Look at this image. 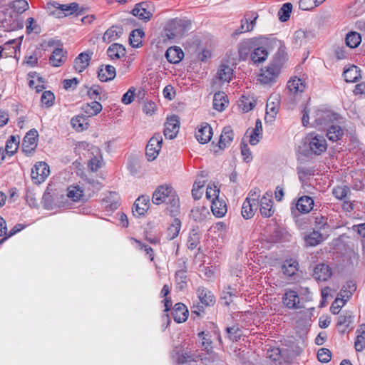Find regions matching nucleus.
Listing matches in <instances>:
<instances>
[{
    "label": "nucleus",
    "mask_w": 365,
    "mask_h": 365,
    "mask_svg": "<svg viewBox=\"0 0 365 365\" xmlns=\"http://www.w3.org/2000/svg\"><path fill=\"white\" fill-rule=\"evenodd\" d=\"M213 131L210 125L207 123H201L200 128L197 130V133L195 137H212Z\"/></svg>",
    "instance_id": "obj_51"
},
{
    "label": "nucleus",
    "mask_w": 365,
    "mask_h": 365,
    "mask_svg": "<svg viewBox=\"0 0 365 365\" xmlns=\"http://www.w3.org/2000/svg\"><path fill=\"white\" fill-rule=\"evenodd\" d=\"M102 105L97 101H93L91 103H84L81 109L87 116H95L102 110Z\"/></svg>",
    "instance_id": "obj_28"
},
{
    "label": "nucleus",
    "mask_w": 365,
    "mask_h": 365,
    "mask_svg": "<svg viewBox=\"0 0 365 365\" xmlns=\"http://www.w3.org/2000/svg\"><path fill=\"white\" fill-rule=\"evenodd\" d=\"M79 9L78 4L73 2L70 4H61L57 2L47 4L46 9L49 15L56 18H63L77 12Z\"/></svg>",
    "instance_id": "obj_5"
},
{
    "label": "nucleus",
    "mask_w": 365,
    "mask_h": 365,
    "mask_svg": "<svg viewBox=\"0 0 365 365\" xmlns=\"http://www.w3.org/2000/svg\"><path fill=\"white\" fill-rule=\"evenodd\" d=\"M191 22L183 19H173L164 28V33L161 35L163 41L177 40L181 38L190 30Z\"/></svg>",
    "instance_id": "obj_3"
},
{
    "label": "nucleus",
    "mask_w": 365,
    "mask_h": 365,
    "mask_svg": "<svg viewBox=\"0 0 365 365\" xmlns=\"http://www.w3.org/2000/svg\"><path fill=\"white\" fill-rule=\"evenodd\" d=\"M207 336V334H205L204 331H201L198 334V336L201 339L200 346L203 349V350L209 353V351L212 349V341L210 339L206 337Z\"/></svg>",
    "instance_id": "obj_59"
},
{
    "label": "nucleus",
    "mask_w": 365,
    "mask_h": 365,
    "mask_svg": "<svg viewBox=\"0 0 365 365\" xmlns=\"http://www.w3.org/2000/svg\"><path fill=\"white\" fill-rule=\"evenodd\" d=\"M327 145L325 138H308L302 147H299V151L306 156L312 154L320 155L327 150Z\"/></svg>",
    "instance_id": "obj_6"
},
{
    "label": "nucleus",
    "mask_w": 365,
    "mask_h": 365,
    "mask_svg": "<svg viewBox=\"0 0 365 365\" xmlns=\"http://www.w3.org/2000/svg\"><path fill=\"white\" fill-rule=\"evenodd\" d=\"M184 53L178 46L170 47L165 53L167 60L171 63H178L183 58Z\"/></svg>",
    "instance_id": "obj_21"
},
{
    "label": "nucleus",
    "mask_w": 365,
    "mask_h": 365,
    "mask_svg": "<svg viewBox=\"0 0 365 365\" xmlns=\"http://www.w3.org/2000/svg\"><path fill=\"white\" fill-rule=\"evenodd\" d=\"M161 210L164 215L171 217H176L180 211V200L170 184L161 185Z\"/></svg>",
    "instance_id": "obj_2"
},
{
    "label": "nucleus",
    "mask_w": 365,
    "mask_h": 365,
    "mask_svg": "<svg viewBox=\"0 0 365 365\" xmlns=\"http://www.w3.org/2000/svg\"><path fill=\"white\" fill-rule=\"evenodd\" d=\"M54 100L55 96L51 91H46L42 93L41 101L42 104L46 106L47 107L51 106L53 103Z\"/></svg>",
    "instance_id": "obj_58"
},
{
    "label": "nucleus",
    "mask_w": 365,
    "mask_h": 365,
    "mask_svg": "<svg viewBox=\"0 0 365 365\" xmlns=\"http://www.w3.org/2000/svg\"><path fill=\"white\" fill-rule=\"evenodd\" d=\"M241 154L245 162L250 163L252 160L248 144L245 140L241 143Z\"/></svg>",
    "instance_id": "obj_61"
},
{
    "label": "nucleus",
    "mask_w": 365,
    "mask_h": 365,
    "mask_svg": "<svg viewBox=\"0 0 365 365\" xmlns=\"http://www.w3.org/2000/svg\"><path fill=\"white\" fill-rule=\"evenodd\" d=\"M175 279L180 289H183L187 284V276L186 271L181 269L176 272Z\"/></svg>",
    "instance_id": "obj_57"
},
{
    "label": "nucleus",
    "mask_w": 365,
    "mask_h": 365,
    "mask_svg": "<svg viewBox=\"0 0 365 365\" xmlns=\"http://www.w3.org/2000/svg\"><path fill=\"white\" fill-rule=\"evenodd\" d=\"M220 193V190L217 188L216 185L214 184H209L206 190V197L211 200H215L218 199Z\"/></svg>",
    "instance_id": "obj_55"
},
{
    "label": "nucleus",
    "mask_w": 365,
    "mask_h": 365,
    "mask_svg": "<svg viewBox=\"0 0 365 365\" xmlns=\"http://www.w3.org/2000/svg\"><path fill=\"white\" fill-rule=\"evenodd\" d=\"M313 205V199L305 195L299 198L296 204V207L301 213H308L312 210Z\"/></svg>",
    "instance_id": "obj_23"
},
{
    "label": "nucleus",
    "mask_w": 365,
    "mask_h": 365,
    "mask_svg": "<svg viewBox=\"0 0 365 365\" xmlns=\"http://www.w3.org/2000/svg\"><path fill=\"white\" fill-rule=\"evenodd\" d=\"M317 359L321 362L327 363L331 359V353L329 349L322 348L317 352Z\"/></svg>",
    "instance_id": "obj_60"
},
{
    "label": "nucleus",
    "mask_w": 365,
    "mask_h": 365,
    "mask_svg": "<svg viewBox=\"0 0 365 365\" xmlns=\"http://www.w3.org/2000/svg\"><path fill=\"white\" fill-rule=\"evenodd\" d=\"M116 75L115 68L110 65L103 66L98 69V77L102 82H107L113 80Z\"/></svg>",
    "instance_id": "obj_20"
},
{
    "label": "nucleus",
    "mask_w": 365,
    "mask_h": 365,
    "mask_svg": "<svg viewBox=\"0 0 365 365\" xmlns=\"http://www.w3.org/2000/svg\"><path fill=\"white\" fill-rule=\"evenodd\" d=\"M180 127V122L177 115L168 118L165 123L164 135L165 137H175Z\"/></svg>",
    "instance_id": "obj_11"
},
{
    "label": "nucleus",
    "mask_w": 365,
    "mask_h": 365,
    "mask_svg": "<svg viewBox=\"0 0 365 365\" xmlns=\"http://www.w3.org/2000/svg\"><path fill=\"white\" fill-rule=\"evenodd\" d=\"M345 41L347 46L354 48L360 44L361 37L359 33L356 31H351L346 34Z\"/></svg>",
    "instance_id": "obj_38"
},
{
    "label": "nucleus",
    "mask_w": 365,
    "mask_h": 365,
    "mask_svg": "<svg viewBox=\"0 0 365 365\" xmlns=\"http://www.w3.org/2000/svg\"><path fill=\"white\" fill-rule=\"evenodd\" d=\"M50 174V169L45 162L36 163L31 169V177L34 183L39 185L44 182Z\"/></svg>",
    "instance_id": "obj_7"
},
{
    "label": "nucleus",
    "mask_w": 365,
    "mask_h": 365,
    "mask_svg": "<svg viewBox=\"0 0 365 365\" xmlns=\"http://www.w3.org/2000/svg\"><path fill=\"white\" fill-rule=\"evenodd\" d=\"M257 46L255 38L246 39L241 41L238 45V53L240 58L246 60L254 47Z\"/></svg>",
    "instance_id": "obj_13"
},
{
    "label": "nucleus",
    "mask_w": 365,
    "mask_h": 365,
    "mask_svg": "<svg viewBox=\"0 0 365 365\" xmlns=\"http://www.w3.org/2000/svg\"><path fill=\"white\" fill-rule=\"evenodd\" d=\"M83 191L78 185H71L68 187L67 196L73 202H77L83 195Z\"/></svg>",
    "instance_id": "obj_41"
},
{
    "label": "nucleus",
    "mask_w": 365,
    "mask_h": 365,
    "mask_svg": "<svg viewBox=\"0 0 365 365\" xmlns=\"http://www.w3.org/2000/svg\"><path fill=\"white\" fill-rule=\"evenodd\" d=\"M197 138V140L200 144L209 143V149L210 151L217 153L223 150L230 144L232 138Z\"/></svg>",
    "instance_id": "obj_8"
},
{
    "label": "nucleus",
    "mask_w": 365,
    "mask_h": 365,
    "mask_svg": "<svg viewBox=\"0 0 365 365\" xmlns=\"http://www.w3.org/2000/svg\"><path fill=\"white\" fill-rule=\"evenodd\" d=\"M20 138H10L7 140L4 150L9 156L14 155L19 148Z\"/></svg>",
    "instance_id": "obj_48"
},
{
    "label": "nucleus",
    "mask_w": 365,
    "mask_h": 365,
    "mask_svg": "<svg viewBox=\"0 0 365 365\" xmlns=\"http://www.w3.org/2000/svg\"><path fill=\"white\" fill-rule=\"evenodd\" d=\"M314 117L312 125L318 130H327V137H351L355 133L353 124L332 110L319 109Z\"/></svg>",
    "instance_id": "obj_1"
},
{
    "label": "nucleus",
    "mask_w": 365,
    "mask_h": 365,
    "mask_svg": "<svg viewBox=\"0 0 365 365\" xmlns=\"http://www.w3.org/2000/svg\"><path fill=\"white\" fill-rule=\"evenodd\" d=\"M180 220L175 217L173 223L167 229V238L168 240H173L176 237L180 232Z\"/></svg>",
    "instance_id": "obj_37"
},
{
    "label": "nucleus",
    "mask_w": 365,
    "mask_h": 365,
    "mask_svg": "<svg viewBox=\"0 0 365 365\" xmlns=\"http://www.w3.org/2000/svg\"><path fill=\"white\" fill-rule=\"evenodd\" d=\"M87 119L83 115H77L73 117L71 123L74 129L77 131H82L86 130L88 127Z\"/></svg>",
    "instance_id": "obj_42"
},
{
    "label": "nucleus",
    "mask_w": 365,
    "mask_h": 365,
    "mask_svg": "<svg viewBox=\"0 0 365 365\" xmlns=\"http://www.w3.org/2000/svg\"><path fill=\"white\" fill-rule=\"evenodd\" d=\"M148 84L150 86V88L148 90L153 91L150 92L154 95L158 94V88L160 86V80L158 73H149V78L148 79Z\"/></svg>",
    "instance_id": "obj_44"
},
{
    "label": "nucleus",
    "mask_w": 365,
    "mask_h": 365,
    "mask_svg": "<svg viewBox=\"0 0 365 365\" xmlns=\"http://www.w3.org/2000/svg\"><path fill=\"white\" fill-rule=\"evenodd\" d=\"M356 284L354 282H347L346 284L344 285V287H342L339 293V295L342 298H346V299H348L352 296L353 293L356 291Z\"/></svg>",
    "instance_id": "obj_46"
},
{
    "label": "nucleus",
    "mask_w": 365,
    "mask_h": 365,
    "mask_svg": "<svg viewBox=\"0 0 365 365\" xmlns=\"http://www.w3.org/2000/svg\"><path fill=\"white\" fill-rule=\"evenodd\" d=\"M197 294L199 299L203 304L206 306H211L214 304L215 302V297L210 290L204 287H200L197 289Z\"/></svg>",
    "instance_id": "obj_29"
},
{
    "label": "nucleus",
    "mask_w": 365,
    "mask_h": 365,
    "mask_svg": "<svg viewBox=\"0 0 365 365\" xmlns=\"http://www.w3.org/2000/svg\"><path fill=\"white\" fill-rule=\"evenodd\" d=\"M211 208L213 215L217 217L224 216L227 212L226 203L223 200H220L219 198L215 200H212Z\"/></svg>",
    "instance_id": "obj_32"
},
{
    "label": "nucleus",
    "mask_w": 365,
    "mask_h": 365,
    "mask_svg": "<svg viewBox=\"0 0 365 365\" xmlns=\"http://www.w3.org/2000/svg\"><path fill=\"white\" fill-rule=\"evenodd\" d=\"M64 54L65 52L62 48H56L49 59L51 65L56 67L59 66L63 61Z\"/></svg>",
    "instance_id": "obj_40"
},
{
    "label": "nucleus",
    "mask_w": 365,
    "mask_h": 365,
    "mask_svg": "<svg viewBox=\"0 0 365 365\" xmlns=\"http://www.w3.org/2000/svg\"><path fill=\"white\" fill-rule=\"evenodd\" d=\"M284 60L276 56L274 60L264 68L261 70L259 81L264 84L272 83L278 76L283 66Z\"/></svg>",
    "instance_id": "obj_4"
},
{
    "label": "nucleus",
    "mask_w": 365,
    "mask_h": 365,
    "mask_svg": "<svg viewBox=\"0 0 365 365\" xmlns=\"http://www.w3.org/2000/svg\"><path fill=\"white\" fill-rule=\"evenodd\" d=\"M91 56L87 53H81L76 58L73 63L74 69L81 73L89 65Z\"/></svg>",
    "instance_id": "obj_22"
},
{
    "label": "nucleus",
    "mask_w": 365,
    "mask_h": 365,
    "mask_svg": "<svg viewBox=\"0 0 365 365\" xmlns=\"http://www.w3.org/2000/svg\"><path fill=\"white\" fill-rule=\"evenodd\" d=\"M227 95L222 91L215 93L213 98V108L217 111H222L228 106Z\"/></svg>",
    "instance_id": "obj_25"
},
{
    "label": "nucleus",
    "mask_w": 365,
    "mask_h": 365,
    "mask_svg": "<svg viewBox=\"0 0 365 365\" xmlns=\"http://www.w3.org/2000/svg\"><path fill=\"white\" fill-rule=\"evenodd\" d=\"M297 265V263L296 262L291 263L287 261L282 267V272L284 273V274L288 277H292L295 274L296 271L297 270L296 267Z\"/></svg>",
    "instance_id": "obj_54"
},
{
    "label": "nucleus",
    "mask_w": 365,
    "mask_h": 365,
    "mask_svg": "<svg viewBox=\"0 0 365 365\" xmlns=\"http://www.w3.org/2000/svg\"><path fill=\"white\" fill-rule=\"evenodd\" d=\"M107 53L111 59H119L125 55V48L123 45L115 43L109 46Z\"/></svg>",
    "instance_id": "obj_31"
},
{
    "label": "nucleus",
    "mask_w": 365,
    "mask_h": 365,
    "mask_svg": "<svg viewBox=\"0 0 365 365\" xmlns=\"http://www.w3.org/2000/svg\"><path fill=\"white\" fill-rule=\"evenodd\" d=\"M343 76L344 80L347 83H354L357 81L361 78V70L359 67L354 65L349 66L347 68H344L343 72Z\"/></svg>",
    "instance_id": "obj_19"
},
{
    "label": "nucleus",
    "mask_w": 365,
    "mask_h": 365,
    "mask_svg": "<svg viewBox=\"0 0 365 365\" xmlns=\"http://www.w3.org/2000/svg\"><path fill=\"white\" fill-rule=\"evenodd\" d=\"M314 219V225L317 230H325L329 228V226L327 222V218L325 216L319 215H317Z\"/></svg>",
    "instance_id": "obj_56"
},
{
    "label": "nucleus",
    "mask_w": 365,
    "mask_h": 365,
    "mask_svg": "<svg viewBox=\"0 0 365 365\" xmlns=\"http://www.w3.org/2000/svg\"><path fill=\"white\" fill-rule=\"evenodd\" d=\"M262 133V122L259 119H257L255 123V128L252 130L249 128L245 133V137H259Z\"/></svg>",
    "instance_id": "obj_53"
},
{
    "label": "nucleus",
    "mask_w": 365,
    "mask_h": 365,
    "mask_svg": "<svg viewBox=\"0 0 365 365\" xmlns=\"http://www.w3.org/2000/svg\"><path fill=\"white\" fill-rule=\"evenodd\" d=\"M325 0H300L299 3V9L304 11H309L319 6Z\"/></svg>",
    "instance_id": "obj_47"
},
{
    "label": "nucleus",
    "mask_w": 365,
    "mask_h": 365,
    "mask_svg": "<svg viewBox=\"0 0 365 365\" xmlns=\"http://www.w3.org/2000/svg\"><path fill=\"white\" fill-rule=\"evenodd\" d=\"M268 56V51L264 46H255L251 53V59L255 63L264 62Z\"/></svg>",
    "instance_id": "obj_27"
},
{
    "label": "nucleus",
    "mask_w": 365,
    "mask_h": 365,
    "mask_svg": "<svg viewBox=\"0 0 365 365\" xmlns=\"http://www.w3.org/2000/svg\"><path fill=\"white\" fill-rule=\"evenodd\" d=\"M160 152V140L159 138H150L146 148L145 155L149 161L154 160L157 158Z\"/></svg>",
    "instance_id": "obj_14"
},
{
    "label": "nucleus",
    "mask_w": 365,
    "mask_h": 365,
    "mask_svg": "<svg viewBox=\"0 0 365 365\" xmlns=\"http://www.w3.org/2000/svg\"><path fill=\"white\" fill-rule=\"evenodd\" d=\"M331 269L324 263L317 264L313 272V277L317 281H327L331 277Z\"/></svg>",
    "instance_id": "obj_12"
},
{
    "label": "nucleus",
    "mask_w": 365,
    "mask_h": 365,
    "mask_svg": "<svg viewBox=\"0 0 365 365\" xmlns=\"http://www.w3.org/2000/svg\"><path fill=\"white\" fill-rule=\"evenodd\" d=\"M200 243V236L198 232L196 230H192L190 233L187 240V247L189 249L193 250Z\"/></svg>",
    "instance_id": "obj_52"
},
{
    "label": "nucleus",
    "mask_w": 365,
    "mask_h": 365,
    "mask_svg": "<svg viewBox=\"0 0 365 365\" xmlns=\"http://www.w3.org/2000/svg\"><path fill=\"white\" fill-rule=\"evenodd\" d=\"M144 32L141 29H135L130 34V44L133 48H138L142 45V38Z\"/></svg>",
    "instance_id": "obj_39"
},
{
    "label": "nucleus",
    "mask_w": 365,
    "mask_h": 365,
    "mask_svg": "<svg viewBox=\"0 0 365 365\" xmlns=\"http://www.w3.org/2000/svg\"><path fill=\"white\" fill-rule=\"evenodd\" d=\"M37 146L36 138H23L21 148L26 155L31 154Z\"/></svg>",
    "instance_id": "obj_43"
},
{
    "label": "nucleus",
    "mask_w": 365,
    "mask_h": 365,
    "mask_svg": "<svg viewBox=\"0 0 365 365\" xmlns=\"http://www.w3.org/2000/svg\"><path fill=\"white\" fill-rule=\"evenodd\" d=\"M226 331L232 341H237L242 335V331L237 327H227Z\"/></svg>",
    "instance_id": "obj_63"
},
{
    "label": "nucleus",
    "mask_w": 365,
    "mask_h": 365,
    "mask_svg": "<svg viewBox=\"0 0 365 365\" xmlns=\"http://www.w3.org/2000/svg\"><path fill=\"white\" fill-rule=\"evenodd\" d=\"M272 195L266 193L260 201L259 210L263 217H269L273 215L274 210L272 209Z\"/></svg>",
    "instance_id": "obj_17"
},
{
    "label": "nucleus",
    "mask_w": 365,
    "mask_h": 365,
    "mask_svg": "<svg viewBox=\"0 0 365 365\" xmlns=\"http://www.w3.org/2000/svg\"><path fill=\"white\" fill-rule=\"evenodd\" d=\"M238 106L244 113H247L255 107L256 101L253 97L242 96Z\"/></svg>",
    "instance_id": "obj_36"
},
{
    "label": "nucleus",
    "mask_w": 365,
    "mask_h": 365,
    "mask_svg": "<svg viewBox=\"0 0 365 365\" xmlns=\"http://www.w3.org/2000/svg\"><path fill=\"white\" fill-rule=\"evenodd\" d=\"M122 27L113 26L104 33L103 36V41L106 43L115 41L122 35Z\"/></svg>",
    "instance_id": "obj_24"
},
{
    "label": "nucleus",
    "mask_w": 365,
    "mask_h": 365,
    "mask_svg": "<svg viewBox=\"0 0 365 365\" xmlns=\"http://www.w3.org/2000/svg\"><path fill=\"white\" fill-rule=\"evenodd\" d=\"M284 304L289 309H299L300 300L298 294L293 290L287 291L283 297Z\"/></svg>",
    "instance_id": "obj_18"
},
{
    "label": "nucleus",
    "mask_w": 365,
    "mask_h": 365,
    "mask_svg": "<svg viewBox=\"0 0 365 365\" xmlns=\"http://www.w3.org/2000/svg\"><path fill=\"white\" fill-rule=\"evenodd\" d=\"M356 339L354 343L355 349L361 351L365 348V324H361L356 330Z\"/></svg>",
    "instance_id": "obj_35"
},
{
    "label": "nucleus",
    "mask_w": 365,
    "mask_h": 365,
    "mask_svg": "<svg viewBox=\"0 0 365 365\" xmlns=\"http://www.w3.org/2000/svg\"><path fill=\"white\" fill-rule=\"evenodd\" d=\"M13 11L18 14H22L29 8V3L26 0H16L11 4Z\"/></svg>",
    "instance_id": "obj_50"
},
{
    "label": "nucleus",
    "mask_w": 365,
    "mask_h": 365,
    "mask_svg": "<svg viewBox=\"0 0 365 365\" xmlns=\"http://www.w3.org/2000/svg\"><path fill=\"white\" fill-rule=\"evenodd\" d=\"M188 313V309L184 304L177 303L174 306L171 314L176 322L182 323L187 320Z\"/></svg>",
    "instance_id": "obj_16"
},
{
    "label": "nucleus",
    "mask_w": 365,
    "mask_h": 365,
    "mask_svg": "<svg viewBox=\"0 0 365 365\" xmlns=\"http://www.w3.org/2000/svg\"><path fill=\"white\" fill-rule=\"evenodd\" d=\"M135 94V88L130 87L128 91L123 95L121 102L125 105L130 104L134 100Z\"/></svg>",
    "instance_id": "obj_62"
},
{
    "label": "nucleus",
    "mask_w": 365,
    "mask_h": 365,
    "mask_svg": "<svg viewBox=\"0 0 365 365\" xmlns=\"http://www.w3.org/2000/svg\"><path fill=\"white\" fill-rule=\"evenodd\" d=\"M278 113L277 103L270 102V98L268 100L266 108V115L264 120L266 123H272L276 118Z\"/></svg>",
    "instance_id": "obj_33"
},
{
    "label": "nucleus",
    "mask_w": 365,
    "mask_h": 365,
    "mask_svg": "<svg viewBox=\"0 0 365 365\" xmlns=\"http://www.w3.org/2000/svg\"><path fill=\"white\" fill-rule=\"evenodd\" d=\"M148 202V197L145 195L140 196L134 202L133 207V215L138 217L143 215L149 208Z\"/></svg>",
    "instance_id": "obj_15"
},
{
    "label": "nucleus",
    "mask_w": 365,
    "mask_h": 365,
    "mask_svg": "<svg viewBox=\"0 0 365 365\" xmlns=\"http://www.w3.org/2000/svg\"><path fill=\"white\" fill-rule=\"evenodd\" d=\"M217 76L220 81L228 83L233 76V69L225 63H221L217 70Z\"/></svg>",
    "instance_id": "obj_26"
},
{
    "label": "nucleus",
    "mask_w": 365,
    "mask_h": 365,
    "mask_svg": "<svg viewBox=\"0 0 365 365\" xmlns=\"http://www.w3.org/2000/svg\"><path fill=\"white\" fill-rule=\"evenodd\" d=\"M153 5L148 2H140L137 4L131 13L133 16L140 20L147 21L150 20L153 13Z\"/></svg>",
    "instance_id": "obj_9"
},
{
    "label": "nucleus",
    "mask_w": 365,
    "mask_h": 365,
    "mask_svg": "<svg viewBox=\"0 0 365 365\" xmlns=\"http://www.w3.org/2000/svg\"><path fill=\"white\" fill-rule=\"evenodd\" d=\"M306 87L304 81L301 78L290 79L287 82V88L290 92L297 93H302Z\"/></svg>",
    "instance_id": "obj_34"
},
{
    "label": "nucleus",
    "mask_w": 365,
    "mask_h": 365,
    "mask_svg": "<svg viewBox=\"0 0 365 365\" xmlns=\"http://www.w3.org/2000/svg\"><path fill=\"white\" fill-rule=\"evenodd\" d=\"M176 361L178 364H185L190 361H196L197 360H202V356L198 353L197 351L192 352L188 350L178 351Z\"/></svg>",
    "instance_id": "obj_10"
},
{
    "label": "nucleus",
    "mask_w": 365,
    "mask_h": 365,
    "mask_svg": "<svg viewBox=\"0 0 365 365\" xmlns=\"http://www.w3.org/2000/svg\"><path fill=\"white\" fill-rule=\"evenodd\" d=\"M58 197V193L47 187L43 196L44 205L48 208L56 202Z\"/></svg>",
    "instance_id": "obj_45"
},
{
    "label": "nucleus",
    "mask_w": 365,
    "mask_h": 365,
    "mask_svg": "<svg viewBox=\"0 0 365 365\" xmlns=\"http://www.w3.org/2000/svg\"><path fill=\"white\" fill-rule=\"evenodd\" d=\"M292 10V4L291 3H285L278 12L279 20L282 22L287 21L289 17Z\"/></svg>",
    "instance_id": "obj_49"
},
{
    "label": "nucleus",
    "mask_w": 365,
    "mask_h": 365,
    "mask_svg": "<svg viewBox=\"0 0 365 365\" xmlns=\"http://www.w3.org/2000/svg\"><path fill=\"white\" fill-rule=\"evenodd\" d=\"M325 239L326 237L324 234L315 230L304 237V241L307 246H316L322 243Z\"/></svg>",
    "instance_id": "obj_30"
},
{
    "label": "nucleus",
    "mask_w": 365,
    "mask_h": 365,
    "mask_svg": "<svg viewBox=\"0 0 365 365\" xmlns=\"http://www.w3.org/2000/svg\"><path fill=\"white\" fill-rule=\"evenodd\" d=\"M349 191V189L346 186H337L333 190V195L338 199L342 200L345 197Z\"/></svg>",
    "instance_id": "obj_64"
}]
</instances>
